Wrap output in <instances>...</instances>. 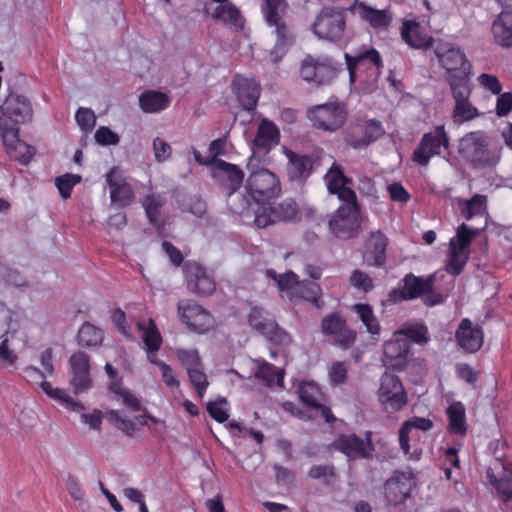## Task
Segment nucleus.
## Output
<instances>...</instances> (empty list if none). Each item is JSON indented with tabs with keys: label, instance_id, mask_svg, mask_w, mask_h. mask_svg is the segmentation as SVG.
<instances>
[{
	"label": "nucleus",
	"instance_id": "61",
	"mask_svg": "<svg viewBox=\"0 0 512 512\" xmlns=\"http://www.w3.org/2000/svg\"><path fill=\"white\" fill-rule=\"evenodd\" d=\"M308 476L312 479H324L327 485L333 483L336 474L333 465H313L309 471Z\"/></svg>",
	"mask_w": 512,
	"mask_h": 512
},
{
	"label": "nucleus",
	"instance_id": "13",
	"mask_svg": "<svg viewBox=\"0 0 512 512\" xmlns=\"http://www.w3.org/2000/svg\"><path fill=\"white\" fill-rule=\"evenodd\" d=\"M434 54L440 66L446 70L447 76L472 70L464 51L456 44L439 41L434 48Z\"/></svg>",
	"mask_w": 512,
	"mask_h": 512
},
{
	"label": "nucleus",
	"instance_id": "18",
	"mask_svg": "<svg viewBox=\"0 0 512 512\" xmlns=\"http://www.w3.org/2000/svg\"><path fill=\"white\" fill-rule=\"evenodd\" d=\"M187 289L199 296H209L215 289L216 284L206 269L195 262H186L183 266Z\"/></svg>",
	"mask_w": 512,
	"mask_h": 512
},
{
	"label": "nucleus",
	"instance_id": "16",
	"mask_svg": "<svg viewBox=\"0 0 512 512\" xmlns=\"http://www.w3.org/2000/svg\"><path fill=\"white\" fill-rule=\"evenodd\" d=\"M2 116L14 124L25 125L32 120L33 109L26 97L11 93L0 107V128H7Z\"/></svg>",
	"mask_w": 512,
	"mask_h": 512
},
{
	"label": "nucleus",
	"instance_id": "38",
	"mask_svg": "<svg viewBox=\"0 0 512 512\" xmlns=\"http://www.w3.org/2000/svg\"><path fill=\"white\" fill-rule=\"evenodd\" d=\"M212 17L225 25L234 27L236 30H240L244 26V19L239 9L232 3L219 4Z\"/></svg>",
	"mask_w": 512,
	"mask_h": 512
},
{
	"label": "nucleus",
	"instance_id": "53",
	"mask_svg": "<svg viewBox=\"0 0 512 512\" xmlns=\"http://www.w3.org/2000/svg\"><path fill=\"white\" fill-rule=\"evenodd\" d=\"M106 415L108 420L115 423L116 427L127 436H132L139 430L134 420L123 418L118 410H109Z\"/></svg>",
	"mask_w": 512,
	"mask_h": 512
},
{
	"label": "nucleus",
	"instance_id": "15",
	"mask_svg": "<svg viewBox=\"0 0 512 512\" xmlns=\"http://www.w3.org/2000/svg\"><path fill=\"white\" fill-rule=\"evenodd\" d=\"M449 137L445 130H434L425 133L413 152L412 160L421 165L427 166L430 159L440 155L442 149L448 150Z\"/></svg>",
	"mask_w": 512,
	"mask_h": 512
},
{
	"label": "nucleus",
	"instance_id": "14",
	"mask_svg": "<svg viewBox=\"0 0 512 512\" xmlns=\"http://www.w3.org/2000/svg\"><path fill=\"white\" fill-rule=\"evenodd\" d=\"M333 447L351 460L369 459L375 451L371 431H366L364 438L354 433L341 434L333 442Z\"/></svg>",
	"mask_w": 512,
	"mask_h": 512
},
{
	"label": "nucleus",
	"instance_id": "31",
	"mask_svg": "<svg viewBox=\"0 0 512 512\" xmlns=\"http://www.w3.org/2000/svg\"><path fill=\"white\" fill-rule=\"evenodd\" d=\"M448 429L450 433L464 437L468 426L466 421V409L463 403L454 402L446 410Z\"/></svg>",
	"mask_w": 512,
	"mask_h": 512
},
{
	"label": "nucleus",
	"instance_id": "40",
	"mask_svg": "<svg viewBox=\"0 0 512 512\" xmlns=\"http://www.w3.org/2000/svg\"><path fill=\"white\" fill-rule=\"evenodd\" d=\"M293 296L307 300L316 308L323 307L324 302L321 299L322 289L319 284L311 281H302L294 288Z\"/></svg>",
	"mask_w": 512,
	"mask_h": 512
},
{
	"label": "nucleus",
	"instance_id": "62",
	"mask_svg": "<svg viewBox=\"0 0 512 512\" xmlns=\"http://www.w3.org/2000/svg\"><path fill=\"white\" fill-rule=\"evenodd\" d=\"M187 373L197 394L200 397H203L209 385L206 374L200 369V367L189 368Z\"/></svg>",
	"mask_w": 512,
	"mask_h": 512
},
{
	"label": "nucleus",
	"instance_id": "36",
	"mask_svg": "<svg viewBox=\"0 0 512 512\" xmlns=\"http://www.w3.org/2000/svg\"><path fill=\"white\" fill-rule=\"evenodd\" d=\"M352 310L357 314L362 324L366 327V331L372 338H376L380 335V322L369 304L356 303L352 306Z\"/></svg>",
	"mask_w": 512,
	"mask_h": 512
},
{
	"label": "nucleus",
	"instance_id": "11",
	"mask_svg": "<svg viewBox=\"0 0 512 512\" xmlns=\"http://www.w3.org/2000/svg\"><path fill=\"white\" fill-rule=\"evenodd\" d=\"M346 27L344 13L335 8H323L315 19L312 30L324 40L336 42L342 39Z\"/></svg>",
	"mask_w": 512,
	"mask_h": 512
},
{
	"label": "nucleus",
	"instance_id": "33",
	"mask_svg": "<svg viewBox=\"0 0 512 512\" xmlns=\"http://www.w3.org/2000/svg\"><path fill=\"white\" fill-rule=\"evenodd\" d=\"M356 9L360 18L374 28H386L392 21V15L387 9H374L363 2L358 3Z\"/></svg>",
	"mask_w": 512,
	"mask_h": 512
},
{
	"label": "nucleus",
	"instance_id": "2",
	"mask_svg": "<svg viewBox=\"0 0 512 512\" xmlns=\"http://www.w3.org/2000/svg\"><path fill=\"white\" fill-rule=\"evenodd\" d=\"M287 3L285 0H264L262 12L269 26H274L276 41L270 51L274 63L280 61L295 41V36L283 19Z\"/></svg>",
	"mask_w": 512,
	"mask_h": 512
},
{
	"label": "nucleus",
	"instance_id": "46",
	"mask_svg": "<svg viewBox=\"0 0 512 512\" xmlns=\"http://www.w3.org/2000/svg\"><path fill=\"white\" fill-rule=\"evenodd\" d=\"M468 259L469 252H461L455 250L454 247L449 248V253L444 269L448 274L452 276H458L463 272Z\"/></svg>",
	"mask_w": 512,
	"mask_h": 512
},
{
	"label": "nucleus",
	"instance_id": "64",
	"mask_svg": "<svg viewBox=\"0 0 512 512\" xmlns=\"http://www.w3.org/2000/svg\"><path fill=\"white\" fill-rule=\"evenodd\" d=\"M75 120L79 128H94L96 124V116L92 109L80 107L76 114Z\"/></svg>",
	"mask_w": 512,
	"mask_h": 512
},
{
	"label": "nucleus",
	"instance_id": "34",
	"mask_svg": "<svg viewBox=\"0 0 512 512\" xmlns=\"http://www.w3.org/2000/svg\"><path fill=\"white\" fill-rule=\"evenodd\" d=\"M433 427V422L429 418L417 417L406 420L399 430V444L405 455L410 453L409 433L412 429L429 431Z\"/></svg>",
	"mask_w": 512,
	"mask_h": 512
},
{
	"label": "nucleus",
	"instance_id": "43",
	"mask_svg": "<svg viewBox=\"0 0 512 512\" xmlns=\"http://www.w3.org/2000/svg\"><path fill=\"white\" fill-rule=\"evenodd\" d=\"M254 124L257 128H277V126L266 118L256 117L255 108L242 107L235 113L234 124L246 126Z\"/></svg>",
	"mask_w": 512,
	"mask_h": 512
},
{
	"label": "nucleus",
	"instance_id": "56",
	"mask_svg": "<svg viewBox=\"0 0 512 512\" xmlns=\"http://www.w3.org/2000/svg\"><path fill=\"white\" fill-rule=\"evenodd\" d=\"M380 131L381 130H360V136L353 134L347 137V144L355 149L364 148L381 136Z\"/></svg>",
	"mask_w": 512,
	"mask_h": 512
},
{
	"label": "nucleus",
	"instance_id": "24",
	"mask_svg": "<svg viewBox=\"0 0 512 512\" xmlns=\"http://www.w3.org/2000/svg\"><path fill=\"white\" fill-rule=\"evenodd\" d=\"M106 182L110 189L111 202L120 206H129L134 199V191L131 185L122 178L117 167H113L106 174Z\"/></svg>",
	"mask_w": 512,
	"mask_h": 512
},
{
	"label": "nucleus",
	"instance_id": "59",
	"mask_svg": "<svg viewBox=\"0 0 512 512\" xmlns=\"http://www.w3.org/2000/svg\"><path fill=\"white\" fill-rule=\"evenodd\" d=\"M348 367L346 362L336 361L328 368V376L331 385L339 386L346 383Z\"/></svg>",
	"mask_w": 512,
	"mask_h": 512
},
{
	"label": "nucleus",
	"instance_id": "52",
	"mask_svg": "<svg viewBox=\"0 0 512 512\" xmlns=\"http://www.w3.org/2000/svg\"><path fill=\"white\" fill-rule=\"evenodd\" d=\"M80 181V175L66 173L55 178V186L57 187L61 197L63 199H68L71 196L74 186L80 183Z\"/></svg>",
	"mask_w": 512,
	"mask_h": 512
},
{
	"label": "nucleus",
	"instance_id": "57",
	"mask_svg": "<svg viewBox=\"0 0 512 512\" xmlns=\"http://www.w3.org/2000/svg\"><path fill=\"white\" fill-rule=\"evenodd\" d=\"M110 390L121 397L122 403L125 407L133 412L142 410L140 400L130 392V390L120 387V385L114 383L110 385Z\"/></svg>",
	"mask_w": 512,
	"mask_h": 512
},
{
	"label": "nucleus",
	"instance_id": "1",
	"mask_svg": "<svg viewBox=\"0 0 512 512\" xmlns=\"http://www.w3.org/2000/svg\"><path fill=\"white\" fill-rule=\"evenodd\" d=\"M325 181L328 192L343 202L329 220L331 232L338 239L356 237L360 232L362 219L356 192L351 187L352 179L334 162L325 175Z\"/></svg>",
	"mask_w": 512,
	"mask_h": 512
},
{
	"label": "nucleus",
	"instance_id": "49",
	"mask_svg": "<svg viewBox=\"0 0 512 512\" xmlns=\"http://www.w3.org/2000/svg\"><path fill=\"white\" fill-rule=\"evenodd\" d=\"M266 276L274 280L281 291L290 290L292 294L294 293V288L299 283L298 276L291 271L278 274L274 269H267Z\"/></svg>",
	"mask_w": 512,
	"mask_h": 512
},
{
	"label": "nucleus",
	"instance_id": "7",
	"mask_svg": "<svg viewBox=\"0 0 512 512\" xmlns=\"http://www.w3.org/2000/svg\"><path fill=\"white\" fill-rule=\"evenodd\" d=\"M321 333L334 346L347 350L357 340V332L350 328L347 320L339 312H332L321 320Z\"/></svg>",
	"mask_w": 512,
	"mask_h": 512
},
{
	"label": "nucleus",
	"instance_id": "50",
	"mask_svg": "<svg viewBox=\"0 0 512 512\" xmlns=\"http://www.w3.org/2000/svg\"><path fill=\"white\" fill-rule=\"evenodd\" d=\"M402 337L416 344H424L429 341L428 328L424 324H414L398 331Z\"/></svg>",
	"mask_w": 512,
	"mask_h": 512
},
{
	"label": "nucleus",
	"instance_id": "37",
	"mask_svg": "<svg viewBox=\"0 0 512 512\" xmlns=\"http://www.w3.org/2000/svg\"><path fill=\"white\" fill-rule=\"evenodd\" d=\"M472 76V70L462 71L460 74H451L447 76V81L452 90L455 102L469 100L471 88L469 79Z\"/></svg>",
	"mask_w": 512,
	"mask_h": 512
},
{
	"label": "nucleus",
	"instance_id": "47",
	"mask_svg": "<svg viewBox=\"0 0 512 512\" xmlns=\"http://www.w3.org/2000/svg\"><path fill=\"white\" fill-rule=\"evenodd\" d=\"M476 234L477 230H473L469 228L465 223H462L457 228L455 237L450 239L449 248L454 247L455 250L468 252V248Z\"/></svg>",
	"mask_w": 512,
	"mask_h": 512
},
{
	"label": "nucleus",
	"instance_id": "21",
	"mask_svg": "<svg viewBox=\"0 0 512 512\" xmlns=\"http://www.w3.org/2000/svg\"><path fill=\"white\" fill-rule=\"evenodd\" d=\"M20 130H0V136L7 154L21 164H28L35 155V148L20 139Z\"/></svg>",
	"mask_w": 512,
	"mask_h": 512
},
{
	"label": "nucleus",
	"instance_id": "55",
	"mask_svg": "<svg viewBox=\"0 0 512 512\" xmlns=\"http://www.w3.org/2000/svg\"><path fill=\"white\" fill-rule=\"evenodd\" d=\"M164 205V199L159 194H149L145 197L143 206L146 216L151 224L157 222L161 207Z\"/></svg>",
	"mask_w": 512,
	"mask_h": 512
},
{
	"label": "nucleus",
	"instance_id": "27",
	"mask_svg": "<svg viewBox=\"0 0 512 512\" xmlns=\"http://www.w3.org/2000/svg\"><path fill=\"white\" fill-rule=\"evenodd\" d=\"M249 325L268 340H275L281 332L277 322L266 316V312L257 306L251 308L248 315Z\"/></svg>",
	"mask_w": 512,
	"mask_h": 512
},
{
	"label": "nucleus",
	"instance_id": "17",
	"mask_svg": "<svg viewBox=\"0 0 512 512\" xmlns=\"http://www.w3.org/2000/svg\"><path fill=\"white\" fill-rule=\"evenodd\" d=\"M414 486L415 481L410 473L395 470L384 483L385 499L389 505H400L411 496Z\"/></svg>",
	"mask_w": 512,
	"mask_h": 512
},
{
	"label": "nucleus",
	"instance_id": "44",
	"mask_svg": "<svg viewBox=\"0 0 512 512\" xmlns=\"http://www.w3.org/2000/svg\"><path fill=\"white\" fill-rule=\"evenodd\" d=\"M487 477L490 484L496 489L502 502L507 503L512 499V473L503 472V475L497 478L492 469L487 470Z\"/></svg>",
	"mask_w": 512,
	"mask_h": 512
},
{
	"label": "nucleus",
	"instance_id": "30",
	"mask_svg": "<svg viewBox=\"0 0 512 512\" xmlns=\"http://www.w3.org/2000/svg\"><path fill=\"white\" fill-rule=\"evenodd\" d=\"M402 39L412 48L426 49L433 45V37L423 34L415 21H406L401 29Z\"/></svg>",
	"mask_w": 512,
	"mask_h": 512
},
{
	"label": "nucleus",
	"instance_id": "22",
	"mask_svg": "<svg viewBox=\"0 0 512 512\" xmlns=\"http://www.w3.org/2000/svg\"><path fill=\"white\" fill-rule=\"evenodd\" d=\"M457 344L466 353H475L479 351L484 342V333L479 325H473L472 321L464 318L458 325L455 332Z\"/></svg>",
	"mask_w": 512,
	"mask_h": 512
},
{
	"label": "nucleus",
	"instance_id": "26",
	"mask_svg": "<svg viewBox=\"0 0 512 512\" xmlns=\"http://www.w3.org/2000/svg\"><path fill=\"white\" fill-rule=\"evenodd\" d=\"M231 85L242 107L256 108L261 90L258 82L241 75H235Z\"/></svg>",
	"mask_w": 512,
	"mask_h": 512
},
{
	"label": "nucleus",
	"instance_id": "35",
	"mask_svg": "<svg viewBox=\"0 0 512 512\" xmlns=\"http://www.w3.org/2000/svg\"><path fill=\"white\" fill-rule=\"evenodd\" d=\"M170 104L169 96L161 91L146 90L139 96V105L145 113H156Z\"/></svg>",
	"mask_w": 512,
	"mask_h": 512
},
{
	"label": "nucleus",
	"instance_id": "42",
	"mask_svg": "<svg viewBox=\"0 0 512 512\" xmlns=\"http://www.w3.org/2000/svg\"><path fill=\"white\" fill-rule=\"evenodd\" d=\"M139 330L143 331V342L149 352H157L162 344V336L157 328L155 321L149 318L146 326L145 322L137 323Z\"/></svg>",
	"mask_w": 512,
	"mask_h": 512
},
{
	"label": "nucleus",
	"instance_id": "39",
	"mask_svg": "<svg viewBox=\"0 0 512 512\" xmlns=\"http://www.w3.org/2000/svg\"><path fill=\"white\" fill-rule=\"evenodd\" d=\"M280 141V130H257L252 142L254 154L266 155Z\"/></svg>",
	"mask_w": 512,
	"mask_h": 512
},
{
	"label": "nucleus",
	"instance_id": "54",
	"mask_svg": "<svg viewBox=\"0 0 512 512\" xmlns=\"http://www.w3.org/2000/svg\"><path fill=\"white\" fill-rule=\"evenodd\" d=\"M319 395L320 389L318 385L313 382L303 383L299 387V398L302 403L308 407L314 408L319 406Z\"/></svg>",
	"mask_w": 512,
	"mask_h": 512
},
{
	"label": "nucleus",
	"instance_id": "25",
	"mask_svg": "<svg viewBox=\"0 0 512 512\" xmlns=\"http://www.w3.org/2000/svg\"><path fill=\"white\" fill-rule=\"evenodd\" d=\"M212 175L226 186L229 195L240 188L244 179V173L237 165L224 160L213 161Z\"/></svg>",
	"mask_w": 512,
	"mask_h": 512
},
{
	"label": "nucleus",
	"instance_id": "10",
	"mask_svg": "<svg viewBox=\"0 0 512 512\" xmlns=\"http://www.w3.org/2000/svg\"><path fill=\"white\" fill-rule=\"evenodd\" d=\"M435 274L427 277L416 276L413 273H407L401 280L400 288L392 289L388 294V300L391 303H400L402 301L421 298L432 292L434 286Z\"/></svg>",
	"mask_w": 512,
	"mask_h": 512
},
{
	"label": "nucleus",
	"instance_id": "58",
	"mask_svg": "<svg viewBox=\"0 0 512 512\" xmlns=\"http://www.w3.org/2000/svg\"><path fill=\"white\" fill-rule=\"evenodd\" d=\"M487 197L485 195L476 194L466 202V206L462 211L466 219H471L476 215L482 214L486 209Z\"/></svg>",
	"mask_w": 512,
	"mask_h": 512
},
{
	"label": "nucleus",
	"instance_id": "20",
	"mask_svg": "<svg viewBox=\"0 0 512 512\" xmlns=\"http://www.w3.org/2000/svg\"><path fill=\"white\" fill-rule=\"evenodd\" d=\"M345 60L352 83L355 81L357 70L374 68L378 74L380 68L383 67L381 56L374 48H361L355 55L345 53Z\"/></svg>",
	"mask_w": 512,
	"mask_h": 512
},
{
	"label": "nucleus",
	"instance_id": "48",
	"mask_svg": "<svg viewBox=\"0 0 512 512\" xmlns=\"http://www.w3.org/2000/svg\"><path fill=\"white\" fill-rule=\"evenodd\" d=\"M256 377L263 380L267 385L283 383L284 374L273 364L266 361H257Z\"/></svg>",
	"mask_w": 512,
	"mask_h": 512
},
{
	"label": "nucleus",
	"instance_id": "19",
	"mask_svg": "<svg viewBox=\"0 0 512 512\" xmlns=\"http://www.w3.org/2000/svg\"><path fill=\"white\" fill-rule=\"evenodd\" d=\"M70 363V384L75 394L87 391L92 387L90 376V358L82 351L73 353L69 359Z\"/></svg>",
	"mask_w": 512,
	"mask_h": 512
},
{
	"label": "nucleus",
	"instance_id": "63",
	"mask_svg": "<svg viewBox=\"0 0 512 512\" xmlns=\"http://www.w3.org/2000/svg\"><path fill=\"white\" fill-rule=\"evenodd\" d=\"M209 153L211 159L204 160L199 152H195V160L202 165H212L214 160H219L217 156L225 153V141L222 139H215L209 145Z\"/></svg>",
	"mask_w": 512,
	"mask_h": 512
},
{
	"label": "nucleus",
	"instance_id": "6",
	"mask_svg": "<svg viewBox=\"0 0 512 512\" xmlns=\"http://www.w3.org/2000/svg\"><path fill=\"white\" fill-rule=\"evenodd\" d=\"M179 321L192 332L203 334L214 327L213 315L193 299H182L177 304Z\"/></svg>",
	"mask_w": 512,
	"mask_h": 512
},
{
	"label": "nucleus",
	"instance_id": "3",
	"mask_svg": "<svg viewBox=\"0 0 512 512\" xmlns=\"http://www.w3.org/2000/svg\"><path fill=\"white\" fill-rule=\"evenodd\" d=\"M459 154L474 168H492L500 160V149L491 145L488 139L479 131L465 134L458 145Z\"/></svg>",
	"mask_w": 512,
	"mask_h": 512
},
{
	"label": "nucleus",
	"instance_id": "4",
	"mask_svg": "<svg viewBox=\"0 0 512 512\" xmlns=\"http://www.w3.org/2000/svg\"><path fill=\"white\" fill-rule=\"evenodd\" d=\"M342 69V65L329 56L307 55L300 64V77L317 86L329 85Z\"/></svg>",
	"mask_w": 512,
	"mask_h": 512
},
{
	"label": "nucleus",
	"instance_id": "23",
	"mask_svg": "<svg viewBox=\"0 0 512 512\" xmlns=\"http://www.w3.org/2000/svg\"><path fill=\"white\" fill-rule=\"evenodd\" d=\"M388 243V237L381 230L372 231L368 234L364 244V257L369 266L380 268L385 265Z\"/></svg>",
	"mask_w": 512,
	"mask_h": 512
},
{
	"label": "nucleus",
	"instance_id": "60",
	"mask_svg": "<svg viewBox=\"0 0 512 512\" xmlns=\"http://www.w3.org/2000/svg\"><path fill=\"white\" fill-rule=\"evenodd\" d=\"M350 285L364 293L374 288L373 279L361 270H354L349 278Z\"/></svg>",
	"mask_w": 512,
	"mask_h": 512
},
{
	"label": "nucleus",
	"instance_id": "28",
	"mask_svg": "<svg viewBox=\"0 0 512 512\" xmlns=\"http://www.w3.org/2000/svg\"><path fill=\"white\" fill-rule=\"evenodd\" d=\"M288 159L287 174L291 181L302 182L306 180L312 171L313 162L310 156L301 155L291 150H286Z\"/></svg>",
	"mask_w": 512,
	"mask_h": 512
},
{
	"label": "nucleus",
	"instance_id": "5",
	"mask_svg": "<svg viewBox=\"0 0 512 512\" xmlns=\"http://www.w3.org/2000/svg\"><path fill=\"white\" fill-rule=\"evenodd\" d=\"M300 219V209L293 198H286L280 203L262 204L255 211L254 223L257 228H266L276 223L296 222Z\"/></svg>",
	"mask_w": 512,
	"mask_h": 512
},
{
	"label": "nucleus",
	"instance_id": "45",
	"mask_svg": "<svg viewBox=\"0 0 512 512\" xmlns=\"http://www.w3.org/2000/svg\"><path fill=\"white\" fill-rule=\"evenodd\" d=\"M42 390L52 399L59 401L61 404L66 405L73 411L79 412L84 410V405L80 402L73 400L72 397L64 389L53 388L48 381H41Z\"/></svg>",
	"mask_w": 512,
	"mask_h": 512
},
{
	"label": "nucleus",
	"instance_id": "12",
	"mask_svg": "<svg viewBox=\"0 0 512 512\" xmlns=\"http://www.w3.org/2000/svg\"><path fill=\"white\" fill-rule=\"evenodd\" d=\"M307 118L315 128H341L345 124L347 110L339 102H328L308 109Z\"/></svg>",
	"mask_w": 512,
	"mask_h": 512
},
{
	"label": "nucleus",
	"instance_id": "8",
	"mask_svg": "<svg viewBox=\"0 0 512 512\" xmlns=\"http://www.w3.org/2000/svg\"><path fill=\"white\" fill-rule=\"evenodd\" d=\"M247 191L255 202L264 204L279 195L281 192L280 181L275 173L262 168L249 175Z\"/></svg>",
	"mask_w": 512,
	"mask_h": 512
},
{
	"label": "nucleus",
	"instance_id": "32",
	"mask_svg": "<svg viewBox=\"0 0 512 512\" xmlns=\"http://www.w3.org/2000/svg\"><path fill=\"white\" fill-rule=\"evenodd\" d=\"M492 32L499 45L512 47V13H500L492 24Z\"/></svg>",
	"mask_w": 512,
	"mask_h": 512
},
{
	"label": "nucleus",
	"instance_id": "41",
	"mask_svg": "<svg viewBox=\"0 0 512 512\" xmlns=\"http://www.w3.org/2000/svg\"><path fill=\"white\" fill-rule=\"evenodd\" d=\"M77 339L78 344L82 347H97L102 344L104 333L90 322H85L79 328Z\"/></svg>",
	"mask_w": 512,
	"mask_h": 512
},
{
	"label": "nucleus",
	"instance_id": "9",
	"mask_svg": "<svg viewBox=\"0 0 512 512\" xmlns=\"http://www.w3.org/2000/svg\"><path fill=\"white\" fill-rule=\"evenodd\" d=\"M378 400L386 412H397L408 402L407 393L400 378L385 372L380 378Z\"/></svg>",
	"mask_w": 512,
	"mask_h": 512
},
{
	"label": "nucleus",
	"instance_id": "51",
	"mask_svg": "<svg viewBox=\"0 0 512 512\" xmlns=\"http://www.w3.org/2000/svg\"><path fill=\"white\" fill-rule=\"evenodd\" d=\"M479 115L477 109L472 106L469 100L456 102L453 119L454 123L461 125L465 121L471 120Z\"/></svg>",
	"mask_w": 512,
	"mask_h": 512
},
{
	"label": "nucleus",
	"instance_id": "29",
	"mask_svg": "<svg viewBox=\"0 0 512 512\" xmlns=\"http://www.w3.org/2000/svg\"><path fill=\"white\" fill-rule=\"evenodd\" d=\"M410 349L411 345L408 339L396 332L392 339L385 342L384 356L391 362L392 366L401 367L405 364Z\"/></svg>",
	"mask_w": 512,
	"mask_h": 512
}]
</instances>
